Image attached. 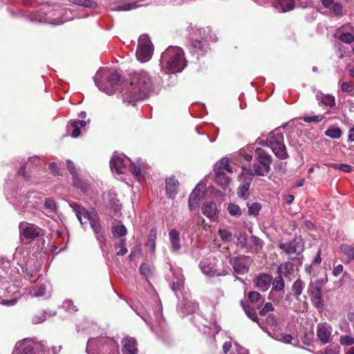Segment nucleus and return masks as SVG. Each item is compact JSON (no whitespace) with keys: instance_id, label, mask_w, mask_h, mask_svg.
<instances>
[{"instance_id":"obj_1","label":"nucleus","mask_w":354,"mask_h":354,"mask_svg":"<svg viewBox=\"0 0 354 354\" xmlns=\"http://www.w3.org/2000/svg\"><path fill=\"white\" fill-rule=\"evenodd\" d=\"M153 88V82L147 72L134 73L131 77L130 84L122 91L123 101L134 105L136 101L145 99Z\"/></svg>"},{"instance_id":"obj_2","label":"nucleus","mask_w":354,"mask_h":354,"mask_svg":"<svg viewBox=\"0 0 354 354\" xmlns=\"http://www.w3.org/2000/svg\"><path fill=\"white\" fill-rule=\"evenodd\" d=\"M170 270L173 274L171 289L179 299L178 304V310L183 315L196 313L198 309V304L192 299V297L189 293L183 292L185 278L181 269H175L170 266Z\"/></svg>"},{"instance_id":"obj_3","label":"nucleus","mask_w":354,"mask_h":354,"mask_svg":"<svg viewBox=\"0 0 354 354\" xmlns=\"http://www.w3.org/2000/svg\"><path fill=\"white\" fill-rule=\"evenodd\" d=\"M93 80L100 91L111 95L121 83L122 75L117 71L101 68L97 71Z\"/></svg>"},{"instance_id":"obj_4","label":"nucleus","mask_w":354,"mask_h":354,"mask_svg":"<svg viewBox=\"0 0 354 354\" xmlns=\"http://www.w3.org/2000/svg\"><path fill=\"white\" fill-rule=\"evenodd\" d=\"M161 60L167 62L168 70L173 73L181 72L187 65L184 52L178 46H169L162 53Z\"/></svg>"},{"instance_id":"obj_5","label":"nucleus","mask_w":354,"mask_h":354,"mask_svg":"<svg viewBox=\"0 0 354 354\" xmlns=\"http://www.w3.org/2000/svg\"><path fill=\"white\" fill-rule=\"evenodd\" d=\"M87 352L92 351L95 354H119L117 342L105 336L91 338L87 342Z\"/></svg>"},{"instance_id":"obj_6","label":"nucleus","mask_w":354,"mask_h":354,"mask_svg":"<svg viewBox=\"0 0 354 354\" xmlns=\"http://www.w3.org/2000/svg\"><path fill=\"white\" fill-rule=\"evenodd\" d=\"M218 260L212 256L203 258L199 263V268L202 272L210 277L225 276L227 270L218 266Z\"/></svg>"},{"instance_id":"obj_7","label":"nucleus","mask_w":354,"mask_h":354,"mask_svg":"<svg viewBox=\"0 0 354 354\" xmlns=\"http://www.w3.org/2000/svg\"><path fill=\"white\" fill-rule=\"evenodd\" d=\"M19 239L21 241L25 240L32 241L44 235V230L37 225L26 221L19 224Z\"/></svg>"},{"instance_id":"obj_8","label":"nucleus","mask_w":354,"mask_h":354,"mask_svg":"<svg viewBox=\"0 0 354 354\" xmlns=\"http://www.w3.org/2000/svg\"><path fill=\"white\" fill-rule=\"evenodd\" d=\"M153 48L151 41L147 35H142L138 39L136 50L137 59L140 62H147L152 57Z\"/></svg>"},{"instance_id":"obj_9","label":"nucleus","mask_w":354,"mask_h":354,"mask_svg":"<svg viewBox=\"0 0 354 354\" xmlns=\"http://www.w3.org/2000/svg\"><path fill=\"white\" fill-rule=\"evenodd\" d=\"M131 160L123 153H114L110 160V168L116 174H123Z\"/></svg>"},{"instance_id":"obj_10","label":"nucleus","mask_w":354,"mask_h":354,"mask_svg":"<svg viewBox=\"0 0 354 354\" xmlns=\"http://www.w3.org/2000/svg\"><path fill=\"white\" fill-rule=\"evenodd\" d=\"M229 262L234 271L239 274H244L249 271L250 263L248 257L245 255L230 257Z\"/></svg>"},{"instance_id":"obj_11","label":"nucleus","mask_w":354,"mask_h":354,"mask_svg":"<svg viewBox=\"0 0 354 354\" xmlns=\"http://www.w3.org/2000/svg\"><path fill=\"white\" fill-rule=\"evenodd\" d=\"M279 247L288 254H300L304 249V243L301 238L295 237L289 243H279Z\"/></svg>"},{"instance_id":"obj_12","label":"nucleus","mask_w":354,"mask_h":354,"mask_svg":"<svg viewBox=\"0 0 354 354\" xmlns=\"http://www.w3.org/2000/svg\"><path fill=\"white\" fill-rule=\"evenodd\" d=\"M63 10H55L50 8L49 6H44L40 10V15L48 16L46 18L48 23L53 25H60L66 21L71 20V18H65L64 19L59 17V15L62 13Z\"/></svg>"},{"instance_id":"obj_13","label":"nucleus","mask_w":354,"mask_h":354,"mask_svg":"<svg viewBox=\"0 0 354 354\" xmlns=\"http://www.w3.org/2000/svg\"><path fill=\"white\" fill-rule=\"evenodd\" d=\"M37 344L32 339L25 338L17 342L12 354H34Z\"/></svg>"},{"instance_id":"obj_14","label":"nucleus","mask_w":354,"mask_h":354,"mask_svg":"<svg viewBox=\"0 0 354 354\" xmlns=\"http://www.w3.org/2000/svg\"><path fill=\"white\" fill-rule=\"evenodd\" d=\"M255 153L258 162L263 165V169L261 171L258 169V173L261 174V176H264L267 175L270 170L272 157L268 153L261 148H257L255 150Z\"/></svg>"},{"instance_id":"obj_15","label":"nucleus","mask_w":354,"mask_h":354,"mask_svg":"<svg viewBox=\"0 0 354 354\" xmlns=\"http://www.w3.org/2000/svg\"><path fill=\"white\" fill-rule=\"evenodd\" d=\"M193 320L199 330H203L204 333L207 332L205 328L213 329L216 333H218L220 330V327L216 324L214 318L208 321L207 319L203 318L199 313H196L194 316Z\"/></svg>"},{"instance_id":"obj_16","label":"nucleus","mask_w":354,"mask_h":354,"mask_svg":"<svg viewBox=\"0 0 354 354\" xmlns=\"http://www.w3.org/2000/svg\"><path fill=\"white\" fill-rule=\"evenodd\" d=\"M335 36L344 43L351 44L354 41V27L346 24L337 30Z\"/></svg>"},{"instance_id":"obj_17","label":"nucleus","mask_w":354,"mask_h":354,"mask_svg":"<svg viewBox=\"0 0 354 354\" xmlns=\"http://www.w3.org/2000/svg\"><path fill=\"white\" fill-rule=\"evenodd\" d=\"M205 192V185L198 184L189 197V207L191 210L195 209L198 207L201 200L203 198Z\"/></svg>"},{"instance_id":"obj_18","label":"nucleus","mask_w":354,"mask_h":354,"mask_svg":"<svg viewBox=\"0 0 354 354\" xmlns=\"http://www.w3.org/2000/svg\"><path fill=\"white\" fill-rule=\"evenodd\" d=\"M332 326L326 322L318 324L317 336L322 344L330 343L332 340Z\"/></svg>"},{"instance_id":"obj_19","label":"nucleus","mask_w":354,"mask_h":354,"mask_svg":"<svg viewBox=\"0 0 354 354\" xmlns=\"http://www.w3.org/2000/svg\"><path fill=\"white\" fill-rule=\"evenodd\" d=\"M313 304L317 309L322 310L324 308V301L322 298V289L319 286L315 285L313 283L309 284L308 288Z\"/></svg>"},{"instance_id":"obj_20","label":"nucleus","mask_w":354,"mask_h":354,"mask_svg":"<svg viewBox=\"0 0 354 354\" xmlns=\"http://www.w3.org/2000/svg\"><path fill=\"white\" fill-rule=\"evenodd\" d=\"M272 277L266 273L258 274L254 279V284L259 290L266 291L270 286Z\"/></svg>"},{"instance_id":"obj_21","label":"nucleus","mask_w":354,"mask_h":354,"mask_svg":"<svg viewBox=\"0 0 354 354\" xmlns=\"http://www.w3.org/2000/svg\"><path fill=\"white\" fill-rule=\"evenodd\" d=\"M66 163L68 169L71 174L73 176L74 186L81 189L84 193H86L87 192V186L80 178H79L74 164L70 160H68Z\"/></svg>"},{"instance_id":"obj_22","label":"nucleus","mask_w":354,"mask_h":354,"mask_svg":"<svg viewBox=\"0 0 354 354\" xmlns=\"http://www.w3.org/2000/svg\"><path fill=\"white\" fill-rule=\"evenodd\" d=\"M201 211L207 218L213 221L216 220L219 212L217 209L216 204L213 202L205 203L203 204Z\"/></svg>"},{"instance_id":"obj_23","label":"nucleus","mask_w":354,"mask_h":354,"mask_svg":"<svg viewBox=\"0 0 354 354\" xmlns=\"http://www.w3.org/2000/svg\"><path fill=\"white\" fill-rule=\"evenodd\" d=\"M122 354H138L136 340L130 337L124 338L122 341Z\"/></svg>"},{"instance_id":"obj_24","label":"nucleus","mask_w":354,"mask_h":354,"mask_svg":"<svg viewBox=\"0 0 354 354\" xmlns=\"http://www.w3.org/2000/svg\"><path fill=\"white\" fill-rule=\"evenodd\" d=\"M178 181L174 178L171 177L166 179V194L169 198H174L178 190Z\"/></svg>"},{"instance_id":"obj_25","label":"nucleus","mask_w":354,"mask_h":354,"mask_svg":"<svg viewBox=\"0 0 354 354\" xmlns=\"http://www.w3.org/2000/svg\"><path fill=\"white\" fill-rule=\"evenodd\" d=\"M315 97L319 105L333 107L335 104V98L332 95L324 94L321 91H316Z\"/></svg>"},{"instance_id":"obj_26","label":"nucleus","mask_w":354,"mask_h":354,"mask_svg":"<svg viewBox=\"0 0 354 354\" xmlns=\"http://www.w3.org/2000/svg\"><path fill=\"white\" fill-rule=\"evenodd\" d=\"M207 49V45H205L201 40H194L189 44L190 52L193 55H196L197 58H198L199 56L205 55Z\"/></svg>"},{"instance_id":"obj_27","label":"nucleus","mask_w":354,"mask_h":354,"mask_svg":"<svg viewBox=\"0 0 354 354\" xmlns=\"http://www.w3.org/2000/svg\"><path fill=\"white\" fill-rule=\"evenodd\" d=\"M90 223L91 227L96 234L101 231V225L97 213L94 211H90L89 214H86V218Z\"/></svg>"},{"instance_id":"obj_28","label":"nucleus","mask_w":354,"mask_h":354,"mask_svg":"<svg viewBox=\"0 0 354 354\" xmlns=\"http://www.w3.org/2000/svg\"><path fill=\"white\" fill-rule=\"evenodd\" d=\"M295 7V0H278L274 6L276 10L280 12H289L292 10Z\"/></svg>"},{"instance_id":"obj_29","label":"nucleus","mask_w":354,"mask_h":354,"mask_svg":"<svg viewBox=\"0 0 354 354\" xmlns=\"http://www.w3.org/2000/svg\"><path fill=\"white\" fill-rule=\"evenodd\" d=\"M69 206L72 208L73 212L75 213V215L80 221V223L83 225L84 223L82 221V216L86 218V214H89V211L86 210L80 205L77 204L75 202L69 203Z\"/></svg>"},{"instance_id":"obj_30","label":"nucleus","mask_w":354,"mask_h":354,"mask_svg":"<svg viewBox=\"0 0 354 354\" xmlns=\"http://www.w3.org/2000/svg\"><path fill=\"white\" fill-rule=\"evenodd\" d=\"M269 336L274 339L284 344H290L292 340V336L290 334L274 331L273 333L266 331Z\"/></svg>"},{"instance_id":"obj_31","label":"nucleus","mask_w":354,"mask_h":354,"mask_svg":"<svg viewBox=\"0 0 354 354\" xmlns=\"http://www.w3.org/2000/svg\"><path fill=\"white\" fill-rule=\"evenodd\" d=\"M171 248L173 252H176L180 248V233L175 229L171 230L169 233Z\"/></svg>"},{"instance_id":"obj_32","label":"nucleus","mask_w":354,"mask_h":354,"mask_svg":"<svg viewBox=\"0 0 354 354\" xmlns=\"http://www.w3.org/2000/svg\"><path fill=\"white\" fill-rule=\"evenodd\" d=\"M274 155L279 159H286L288 157L286 147L283 142L274 144L270 147Z\"/></svg>"},{"instance_id":"obj_33","label":"nucleus","mask_w":354,"mask_h":354,"mask_svg":"<svg viewBox=\"0 0 354 354\" xmlns=\"http://www.w3.org/2000/svg\"><path fill=\"white\" fill-rule=\"evenodd\" d=\"M241 304L243 308L246 315H248V317L250 318L252 321L257 322L262 330L266 331V327H265L262 324L259 322L256 310L253 308L250 307L249 305H244L243 302Z\"/></svg>"},{"instance_id":"obj_34","label":"nucleus","mask_w":354,"mask_h":354,"mask_svg":"<svg viewBox=\"0 0 354 354\" xmlns=\"http://www.w3.org/2000/svg\"><path fill=\"white\" fill-rule=\"evenodd\" d=\"M46 290L44 285L32 286L28 289L27 295L30 298L43 297L46 294Z\"/></svg>"},{"instance_id":"obj_35","label":"nucleus","mask_w":354,"mask_h":354,"mask_svg":"<svg viewBox=\"0 0 354 354\" xmlns=\"http://www.w3.org/2000/svg\"><path fill=\"white\" fill-rule=\"evenodd\" d=\"M283 142V135L279 131H272L266 141V145L270 147L274 145V144Z\"/></svg>"},{"instance_id":"obj_36","label":"nucleus","mask_w":354,"mask_h":354,"mask_svg":"<svg viewBox=\"0 0 354 354\" xmlns=\"http://www.w3.org/2000/svg\"><path fill=\"white\" fill-rule=\"evenodd\" d=\"M215 180L223 189H226L230 184V178L223 171L215 172Z\"/></svg>"},{"instance_id":"obj_37","label":"nucleus","mask_w":354,"mask_h":354,"mask_svg":"<svg viewBox=\"0 0 354 354\" xmlns=\"http://www.w3.org/2000/svg\"><path fill=\"white\" fill-rule=\"evenodd\" d=\"M339 250L346 257L348 261H354V247L342 244L340 245Z\"/></svg>"},{"instance_id":"obj_38","label":"nucleus","mask_w":354,"mask_h":354,"mask_svg":"<svg viewBox=\"0 0 354 354\" xmlns=\"http://www.w3.org/2000/svg\"><path fill=\"white\" fill-rule=\"evenodd\" d=\"M305 288V283L300 279H297L292 284L291 290L292 294L296 296H300Z\"/></svg>"},{"instance_id":"obj_39","label":"nucleus","mask_w":354,"mask_h":354,"mask_svg":"<svg viewBox=\"0 0 354 354\" xmlns=\"http://www.w3.org/2000/svg\"><path fill=\"white\" fill-rule=\"evenodd\" d=\"M140 272L145 279H148L153 276V269L147 263H142L140 266Z\"/></svg>"},{"instance_id":"obj_40","label":"nucleus","mask_w":354,"mask_h":354,"mask_svg":"<svg viewBox=\"0 0 354 354\" xmlns=\"http://www.w3.org/2000/svg\"><path fill=\"white\" fill-rule=\"evenodd\" d=\"M292 270V264L290 262H286L278 266L277 272L281 276L287 277Z\"/></svg>"},{"instance_id":"obj_41","label":"nucleus","mask_w":354,"mask_h":354,"mask_svg":"<svg viewBox=\"0 0 354 354\" xmlns=\"http://www.w3.org/2000/svg\"><path fill=\"white\" fill-rule=\"evenodd\" d=\"M285 288V282L283 277L279 275L274 279L272 282V288L276 291H283Z\"/></svg>"},{"instance_id":"obj_42","label":"nucleus","mask_w":354,"mask_h":354,"mask_svg":"<svg viewBox=\"0 0 354 354\" xmlns=\"http://www.w3.org/2000/svg\"><path fill=\"white\" fill-rule=\"evenodd\" d=\"M111 231L113 236L116 238L125 236L127 233V230L123 225L113 226Z\"/></svg>"},{"instance_id":"obj_43","label":"nucleus","mask_w":354,"mask_h":354,"mask_svg":"<svg viewBox=\"0 0 354 354\" xmlns=\"http://www.w3.org/2000/svg\"><path fill=\"white\" fill-rule=\"evenodd\" d=\"M248 208V214L250 216H257L261 209V205L259 203H252L247 204Z\"/></svg>"},{"instance_id":"obj_44","label":"nucleus","mask_w":354,"mask_h":354,"mask_svg":"<svg viewBox=\"0 0 354 354\" xmlns=\"http://www.w3.org/2000/svg\"><path fill=\"white\" fill-rule=\"evenodd\" d=\"M69 1L72 4L86 8H95L97 6L96 3L91 0H69Z\"/></svg>"},{"instance_id":"obj_45","label":"nucleus","mask_w":354,"mask_h":354,"mask_svg":"<svg viewBox=\"0 0 354 354\" xmlns=\"http://www.w3.org/2000/svg\"><path fill=\"white\" fill-rule=\"evenodd\" d=\"M325 135L331 138L338 139L342 136V131L338 127H329L326 131Z\"/></svg>"},{"instance_id":"obj_46","label":"nucleus","mask_w":354,"mask_h":354,"mask_svg":"<svg viewBox=\"0 0 354 354\" xmlns=\"http://www.w3.org/2000/svg\"><path fill=\"white\" fill-rule=\"evenodd\" d=\"M339 343L342 346H353L354 345V337L351 335H342L339 337Z\"/></svg>"},{"instance_id":"obj_47","label":"nucleus","mask_w":354,"mask_h":354,"mask_svg":"<svg viewBox=\"0 0 354 354\" xmlns=\"http://www.w3.org/2000/svg\"><path fill=\"white\" fill-rule=\"evenodd\" d=\"M229 164V160L227 158L221 159L214 166V172L223 171L225 170L227 165Z\"/></svg>"},{"instance_id":"obj_48","label":"nucleus","mask_w":354,"mask_h":354,"mask_svg":"<svg viewBox=\"0 0 354 354\" xmlns=\"http://www.w3.org/2000/svg\"><path fill=\"white\" fill-rule=\"evenodd\" d=\"M114 247L115 248H120V250L116 252L117 256H124L128 252L126 247V240L124 239H122L118 244H115Z\"/></svg>"},{"instance_id":"obj_49","label":"nucleus","mask_w":354,"mask_h":354,"mask_svg":"<svg viewBox=\"0 0 354 354\" xmlns=\"http://www.w3.org/2000/svg\"><path fill=\"white\" fill-rule=\"evenodd\" d=\"M250 185V183L248 182L239 187L238 195L239 197L243 198H246L248 197Z\"/></svg>"},{"instance_id":"obj_50","label":"nucleus","mask_w":354,"mask_h":354,"mask_svg":"<svg viewBox=\"0 0 354 354\" xmlns=\"http://www.w3.org/2000/svg\"><path fill=\"white\" fill-rule=\"evenodd\" d=\"M138 6V5L136 2H131L122 6H117L113 10L117 11H128L136 8Z\"/></svg>"},{"instance_id":"obj_51","label":"nucleus","mask_w":354,"mask_h":354,"mask_svg":"<svg viewBox=\"0 0 354 354\" xmlns=\"http://www.w3.org/2000/svg\"><path fill=\"white\" fill-rule=\"evenodd\" d=\"M38 271L37 268H26L23 272L26 279L31 280L32 278L36 277Z\"/></svg>"},{"instance_id":"obj_52","label":"nucleus","mask_w":354,"mask_h":354,"mask_svg":"<svg viewBox=\"0 0 354 354\" xmlns=\"http://www.w3.org/2000/svg\"><path fill=\"white\" fill-rule=\"evenodd\" d=\"M227 209L232 216L239 217L241 215V210L237 205L230 203L228 205Z\"/></svg>"},{"instance_id":"obj_53","label":"nucleus","mask_w":354,"mask_h":354,"mask_svg":"<svg viewBox=\"0 0 354 354\" xmlns=\"http://www.w3.org/2000/svg\"><path fill=\"white\" fill-rule=\"evenodd\" d=\"M44 207L52 212H55L57 209L56 202L51 198H46L45 199Z\"/></svg>"},{"instance_id":"obj_54","label":"nucleus","mask_w":354,"mask_h":354,"mask_svg":"<svg viewBox=\"0 0 354 354\" xmlns=\"http://www.w3.org/2000/svg\"><path fill=\"white\" fill-rule=\"evenodd\" d=\"M62 308L69 313L77 311V307L73 304V301L71 299L65 300L63 302Z\"/></svg>"},{"instance_id":"obj_55","label":"nucleus","mask_w":354,"mask_h":354,"mask_svg":"<svg viewBox=\"0 0 354 354\" xmlns=\"http://www.w3.org/2000/svg\"><path fill=\"white\" fill-rule=\"evenodd\" d=\"M24 252V250L23 248L18 247L16 248L15 252L13 254V259L17 261V263L19 265H21L22 268L23 264L25 262V261L24 260L23 261H21V255L23 254Z\"/></svg>"},{"instance_id":"obj_56","label":"nucleus","mask_w":354,"mask_h":354,"mask_svg":"<svg viewBox=\"0 0 354 354\" xmlns=\"http://www.w3.org/2000/svg\"><path fill=\"white\" fill-rule=\"evenodd\" d=\"M129 170L136 177L138 178L141 174L140 162H138V165L135 163H129Z\"/></svg>"},{"instance_id":"obj_57","label":"nucleus","mask_w":354,"mask_h":354,"mask_svg":"<svg viewBox=\"0 0 354 354\" xmlns=\"http://www.w3.org/2000/svg\"><path fill=\"white\" fill-rule=\"evenodd\" d=\"M218 234L222 241L225 242L230 241L232 239V234L230 232L227 230H219Z\"/></svg>"},{"instance_id":"obj_58","label":"nucleus","mask_w":354,"mask_h":354,"mask_svg":"<svg viewBox=\"0 0 354 354\" xmlns=\"http://www.w3.org/2000/svg\"><path fill=\"white\" fill-rule=\"evenodd\" d=\"M324 118V115H317L314 116H304L303 118V120L305 122L310 123V122H319Z\"/></svg>"},{"instance_id":"obj_59","label":"nucleus","mask_w":354,"mask_h":354,"mask_svg":"<svg viewBox=\"0 0 354 354\" xmlns=\"http://www.w3.org/2000/svg\"><path fill=\"white\" fill-rule=\"evenodd\" d=\"M224 296V292L221 288H216L212 290L211 293V297L212 300H215L216 302Z\"/></svg>"},{"instance_id":"obj_60","label":"nucleus","mask_w":354,"mask_h":354,"mask_svg":"<svg viewBox=\"0 0 354 354\" xmlns=\"http://www.w3.org/2000/svg\"><path fill=\"white\" fill-rule=\"evenodd\" d=\"M248 297L251 302L255 303L261 299V295L258 292L250 291L248 292Z\"/></svg>"},{"instance_id":"obj_61","label":"nucleus","mask_w":354,"mask_h":354,"mask_svg":"<svg viewBox=\"0 0 354 354\" xmlns=\"http://www.w3.org/2000/svg\"><path fill=\"white\" fill-rule=\"evenodd\" d=\"M331 10L335 16L342 15L343 7L340 3H333Z\"/></svg>"},{"instance_id":"obj_62","label":"nucleus","mask_w":354,"mask_h":354,"mask_svg":"<svg viewBox=\"0 0 354 354\" xmlns=\"http://www.w3.org/2000/svg\"><path fill=\"white\" fill-rule=\"evenodd\" d=\"M46 311L43 312L39 315H35L32 318V323L34 324H39L46 320Z\"/></svg>"},{"instance_id":"obj_63","label":"nucleus","mask_w":354,"mask_h":354,"mask_svg":"<svg viewBox=\"0 0 354 354\" xmlns=\"http://www.w3.org/2000/svg\"><path fill=\"white\" fill-rule=\"evenodd\" d=\"M71 126L73 128V131L71 136L74 138H77L80 135V126L75 122L72 121L71 122Z\"/></svg>"},{"instance_id":"obj_64","label":"nucleus","mask_w":354,"mask_h":354,"mask_svg":"<svg viewBox=\"0 0 354 354\" xmlns=\"http://www.w3.org/2000/svg\"><path fill=\"white\" fill-rule=\"evenodd\" d=\"M232 354H249L248 351L241 347L239 344L235 343Z\"/></svg>"}]
</instances>
